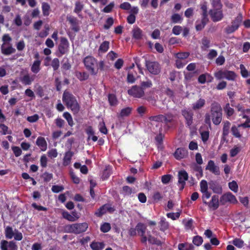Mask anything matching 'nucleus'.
I'll return each instance as SVG.
<instances>
[{
    "instance_id": "nucleus-1",
    "label": "nucleus",
    "mask_w": 250,
    "mask_h": 250,
    "mask_svg": "<svg viewBox=\"0 0 250 250\" xmlns=\"http://www.w3.org/2000/svg\"><path fill=\"white\" fill-rule=\"evenodd\" d=\"M211 119L215 125H219L222 120V109L220 104L217 102H213L210 105V114L205 115V123L209 126L211 125Z\"/></svg>"
},
{
    "instance_id": "nucleus-2",
    "label": "nucleus",
    "mask_w": 250,
    "mask_h": 250,
    "mask_svg": "<svg viewBox=\"0 0 250 250\" xmlns=\"http://www.w3.org/2000/svg\"><path fill=\"white\" fill-rule=\"evenodd\" d=\"M62 101L74 114L78 113L80 106L75 97L69 92L64 91L62 95Z\"/></svg>"
},
{
    "instance_id": "nucleus-3",
    "label": "nucleus",
    "mask_w": 250,
    "mask_h": 250,
    "mask_svg": "<svg viewBox=\"0 0 250 250\" xmlns=\"http://www.w3.org/2000/svg\"><path fill=\"white\" fill-rule=\"evenodd\" d=\"M88 228V224L86 223H75L66 226L65 229L69 233L76 234H80L86 231Z\"/></svg>"
},
{
    "instance_id": "nucleus-4",
    "label": "nucleus",
    "mask_w": 250,
    "mask_h": 250,
    "mask_svg": "<svg viewBox=\"0 0 250 250\" xmlns=\"http://www.w3.org/2000/svg\"><path fill=\"white\" fill-rule=\"evenodd\" d=\"M243 20V16L241 13H239L236 17L231 22V24L228 25L225 28V32L227 34H230L238 29Z\"/></svg>"
},
{
    "instance_id": "nucleus-5",
    "label": "nucleus",
    "mask_w": 250,
    "mask_h": 250,
    "mask_svg": "<svg viewBox=\"0 0 250 250\" xmlns=\"http://www.w3.org/2000/svg\"><path fill=\"white\" fill-rule=\"evenodd\" d=\"M4 234L5 237L7 239H11L13 237L16 241H21L23 238L22 234L18 229H15L14 231L10 226H7L5 229Z\"/></svg>"
},
{
    "instance_id": "nucleus-6",
    "label": "nucleus",
    "mask_w": 250,
    "mask_h": 250,
    "mask_svg": "<svg viewBox=\"0 0 250 250\" xmlns=\"http://www.w3.org/2000/svg\"><path fill=\"white\" fill-rule=\"evenodd\" d=\"M83 63L85 67L91 74L96 75L97 74V70H95L94 66L97 63V60L93 57L88 56L83 59Z\"/></svg>"
},
{
    "instance_id": "nucleus-7",
    "label": "nucleus",
    "mask_w": 250,
    "mask_h": 250,
    "mask_svg": "<svg viewBox=\"0 0 250 250\" xmlns=\"http://www.w3.org/2000/svg\"><path fill=\"white\" fill-rule=\"evenodd\" d=\"M145 64L147 70L153 75H158L161 71L160 65L157 62L146 60Z\"/></svg>"
},
{
    "instance_id": "nucleus-8",
    "label": "nucleus",
    "mask_w": 250,
    "mask_h": 250,
    "mask_svg": "<svg viewBox=\"0 0 250 250\" xmlns=\"http://www.w3.org/2000/svg\"><path fill=\"white\" fill-rule=\"evenodd\" d=\"M128 95L135 98H142L145 96V91L139 85H135L131 86L127 91Z\"/></svg>"
},
{
    "instance_id": "nucleus-9",
    "label": "nucleus",
    "mask_w": 250,
    "mask_h": 250,
    "mask_svg": "<svg viewBox=\"0 0 250 250\" xmlns=\"http://www.w3.org/2000/svg\"><path fill=\"white\" fill-rule=\"evenodd\" d=\"M222 8H214L209 11V14L213 22L221 21L224 18Z\"/></svg>"
},
{
    "instance_id": "nucleus-10",
    "label": "nucleus",
    "mask_w": 250,
    "mask_h": 250,
    "mask_svg": "<svg viewBox=\"0 0 250 250\" xmlns=\"http://www.w3.org/2000/svg\"><path fill=\"white\" fill-rule=\"evenodd\" d=\"M69 49V43L68 40L63 37L60 38V42L58 45V51L61 56L67 54Z\"/></svg>"
},
{
    "instance_id": "nucleus-11",
    "label": "nucleus",
    "mask_w": 250,
    "mask_h": 250,
    "mask_svg": "<svg viewBox=\"0 0 250 250\" xmlns=\"http://www.w3.org/2000/svg\"><path fill=\"white\" fill-rule=\"evenodd\" d=\"M220 202L221 205H225L229 202L231 204H237L238 201L235 196L230 192L224 193L220 198Z\"/></svg>"
},
{
    "instance_id": "nucleus-12",
    "label": "nucleus",
    "mask_w": 250,
    "mask_h": 250,
    "mask_svg": "<svg viewBox=\"0 0 250 250\" xmlns=\"http://www.w3.org/2000/svg\"><path fill=\"white\" fill-rule=\"evenodd\" d=\"M178 185L179 187V190L182 191L185 188L186 181L188 180V175L186 171L183 170L178 172Z\"/></svg>"
},
{
    "instance_id": "nucleus-13",
    "label": "nucleus",
    "mask_w": 250,
    "mask_h": 250,
    "mask_svg": "<svg viewBox=\"0 0 250 250\" xmlns=\"http://www.w3.org/2000/svg\"><path fill=\"white\" fill-rule=\"evenodd\" d=\"M182 115L186 120V124L190 126L193 123V112L189 109H184L181 111Z\"/></svg>"
},
{
    "instance_id": "nucleus-14",
    "label": "nucleus",
    "mask_w": 250,
    "mask_h": 250,
    "mask_svg": "<svg viewBox=\"0 0 250 250\" xmlns=\"http://www.w3.org/2000/svg\"><path fill=\"white\" fill-rule=\"evenodd\" d=\"M0 248L1 250H17V246L13 241L8 242L3 240L0 243Z\"/></svg>"
},
{
    "instance_id": "nucleus-15",
    "label": "nucleus",
    "mask_w": 250,
    "mask_h": 250,
    "mask_svg": "<svg viewBox=\"0 0 250 250\" xmlns=\"http://www.w3.org/2000/svg\"><path fill=\"white\" fill-rule=\"evenodd\" d=\"M139 13V8L137 6H133L130 10L129 15L127 17V22L130 24L135 23L136 21V15Z\"/></svg>"
},
{
    "instance_id": "nucleus-16",
    "label": "nucleus",
    "mask_w": 250,
    "mask_h": 250,
    "mask_svg": "<svg viewBox=\"0 0 250 250\" xmlns=\"http://www.w3.org/2000/svg\"><path fill=\"white\" fill-rule=\"evenodd\" d=\"M206 169L208 170L215 175H219L220 174L219 167L215 165L214 162L213 160H209L208 162Z\"/></svg>"
},
{
    "instance_id": "nucleus-17",
    "label": "nucleus",
    "mask_w": 250,
    "mask_h": 250,
    "mask_svg": "<svg viewBox=\"0 0 250 250\" xmlns=\"http://www.w3.org/2000/svg\"><path fill=\"white\" fill-rule=\"evenodd\" d=\"M188 155V150L185 148H178L174 153V156L177 160H181Z\"/></svg>"
},
{
    "instance_id": "nucleus-18",
    "label": "nucleus",
    "mask_w": 250,
    "mask_h": 250,
    "mask_svg": "<svg viewBox=\"0 0 250 250\" xmlns=\"http://www.w3.org/2000/svg\"><path fill=\"white\" fill-rule=\"evenodd\" d=\"M209 188L214 193L221 194L223 189L222 186L216 181H211L209 183Z\"/></svg>"
},
{
    "instance_id": "nucleus-19",
    "label": "nucleus",
    "mask_w": 250,
    "mask_h": 250,
    "mask_svg": "<svg viewBox=\"0 0 250 250\" xmlns=\"http://www.w3.org/2000/svg\"><path fill=\"white\" fill-rule=\"evenodd\" d=\"M206 205H208L209 208H212L214 210L217 209L219 206L218 196H212L210 201L209 202H207Z\"/></svg>"
},
{
    "instance_id": "nucleus-20",
    "label": "nucleus",
    "mask_w": 250,
    "mask_h": 250,
    "mask_svg": "<svg viewBox=\"0 0 250 250\" xmlns=\"http://www.w3.org/2000/svg\"><path fill=\"white\" fill-rule=\"evenodd\" d=\"M208 21V17H202L201 20H197L195 23V29L196 31L202 30Z\"/></svg>"
},
{
    "instance_id": "nucleus-21",
    "label": "nucleus",
    "mask_w": 250,
    "mask_h": 250,
    "mask_svg": "<svg viewBox=\"0 0 250 250\" xmlns=\"http://www.w3.org/2000/svg\"><path fill=\"white\" fill-rule=\"evenodd\" d=\"M132 111V108L130 107H126L123 108L120 113L117 114V118L119 119H122L124 117H128L130 115Z\"/></svg>"
},
{
    "instance_id": "nucleus-22",
    "label": "nucleus",
    "mask_w": 250,
    "mask_h": 250,
    "mask_svg": "<svg viewBox=\"0 0 250 250\" xmlns=\"http://www.w3.org/2000/svg\"><path fill=\"white\" fill-rule=\"evenodd\" d=\"M36 145L41 148V150L44 151L47 149V144L44 139L42 137H39L36 140Z\"/></svg>"
},
{
    "instance_id": "nucleus-23",
    "label": "nucleus",
    "mask_w": 250,
    "mask_h": 250,
    "mask_svg": "<svg viewBox=\"0 0 250 250\" xmlns=\"http://www.w3.org/2000/svg\"><path fill=\"white\" fill-rule=\"evenodd\" d=\"M67 20L71 24L72 30L75 32H77L80 30L78 20L76 18L69 17L67 19Z\"/></svg>"
},
{
    "instance_id": "nucleus-24",
    "label": "nucleus",
    "mask_w": 250,
    "mask_h": 250,
    "mask_svg": "<svg viewBox=\"0 0 250 250\" xmlns=\"http://www.w3.org/2000/svg\"><path fill=\"white\" fill-rule=\"evenodd\" d=\"M105 245L104 242H97L93 241L90 244V247L92 250H103Z\"/></svg>"
},
{
    "instance_id": "nucleus-25",
    "label": "nucleus",
    "mask_w": 250,
    "mask_h": 250,
    "mask_svg": "<svg viewBox=\"0 0 250 250\" xmlns=\"http://www.w3.org/2000/svg\"><path fill=\"white\" fill-rule=\"evenodd\" d=\"M147 233L148 236V242L149 244L156 245L158 246L162 245V242L160 240L151 235L150 231L147 232Z\"/></svg>"
},
{
    "instance_id": "nucleus-26",
    "label": "nucleus",
    "mask_w": 250,
    "mask_h": 250,
    "mask_svg": "<svg viewBox=\"0 0 250 250\" xmlns=\"http://www.w3.org/2000/svg\"><path fill=\"white\" fill-rule=\"evenodd\" d=\"M143 37V31L138 27H136L132 30V37L136 40H140Z\"/></svg>"
},
{
    "instance_id": "nucleus-27",
    "label": "nucleus",
    "mask_w": 250,
    "mask_h": 250,
    "mask_svg": "<svg viewBox=\"0 0 250 250\" xmlns=\"http://www.w3.org/2000/svg\"><path fill=\"white\" fill-rule=\"evenodd\" d=\"M74 153L70 150H69L65 153L63 159V163L64 165L67 166L70 163L72 157Z\"/></svg>"
},
{
    "instance_id": "nucleus-28",
    "label": "nucleus",
    "mask_w": 250,
    "mask_h": 250,
    "mask_svg": "<svg viewBox=\"0 0 250 250\" xmlns=\"http://www.w3.org/2000/svg\"><path fill=\"white\" fill-rule=\"evenodd\" d=\"M1 53L4 55H10L12 53H14L16 51V49L14 48L11 45L5 48L3 44L2 45L1 47Z\"/></svg>"
},
{
    "instance_id": "nucleus-29",
    "label": "nucleus",
    "mask_w": 250,
    "mask_h": 250,
    "mask_svg": "<svg viewBox=\"0 0 250 250\" xmlns=\"http://www.w3.org/2000/svg\"><path fill=\"white\" fill-rule=\"evenodd\" d=\"M84 5L82 3V2L80 1H76L75 4V8L74 10V12L76 13L78 16L82 18L83 16L80 14L82 10L83 9Z\"/></svg>"
},
{
    "instance_id": "nucleus-30",
    "label": "nucleus",
    "mask_w": 250,
    "mask_h": 250,
    "mask_svg": "<svg viewBox=\"0 0 250 250\" xmlns=\"http://www.w3.org/2000/svg\"><path fill=\"white\" fill-rule=\"evenodd\" d=\"M206 103V101L204 99H199L196 103L192 105V108L193 110H196L203 107Z\"/></svg>"
},
{
    "instance_id": "nucleus-31",
    "label": "nucleus",
    "mask_w": 250,
    "mask_h": 250,
    "mask_svg": "<svg viewBox=\"0 0 250 250\" xmlns=\"http://www.w3.org/2000/svg\"><path fill=\"white\" fill-rule=\"evenodd\" d=\"M34 80V78L33 76L30 77L29 74L24 75L21 79V83L25 85H30Z\"/></svg>"
},
{
    "instance_id": "nucleus-32",
    "label": "nucleus",
    "mask_w": 250,
    "mask_h": 250,
    "mask_svg": "<svg viewBox=\"0 0 250 250\" xmlns=\"http://www.w3.org/2000/svg\"><path fill=\"white\" fill-rule=\"evenodd\" d=\"M179 250H194V247L191 244L188 243H179L178 246Z\"/></svg>"
},
{
    "instance_id": "nucleus-33",
    "label": "nucleus",
    "mask_w": 250,
    "mask_h": 250,
    "mask_svg": "<svg viewBox=\"0 0 250 250\" xmlns=\"http://www.w3.org/2000/svg\"><path fill=\"white\" fill-rule=\"evenodd\" d=\"M230 125V123L228 121H226L224 122L222 132V135L224 137L228 136L229 132Z\"/></svg>"
},
{
    "instance_id": "nucleus-34",
    "label": "nucleus",
    "mask_w": 250,
    "mask_h": 250,
    "mask_svg": "<svg viewBox=\"0 0 250 250\" xmlns=\"http://www.w3.org/2000/svg\"><path fill=\"white\" fill-rule=\"evenodd\" d=\"M41 61L39 60H35L31 67V71L35 74L38 73L41 69Z\"/></svg>"
},
{
    "instance_id": "nucleus-35",
    "label": "nucleus",
    "mask_w": 250,
    "mask_h": 250,
    "mask_svg": "<svg viewBox=\"0 0 250 250\" xmlns=\"http://www.w3.org/2000/svg\"><path fill=\"white\" fill-rule=\"evenodd\" d=\"M163 123L164 122L166 125H168L169 123H171L174 118V115L171 113H167L163 115Z\"/></svg>"
},
{
    "instance_id": "nucleus-36",
    "label": "nucleus",
    "mask_w": 250,
    "mask_h": 250,
    "mask_svg": "<svg viewBox=\"0 0 250 250\" xmlns=\"http://www.w3.org/2000/svg\"><path fill=\"white\" fill-rule=\"evenodd\" d=\"M160 230L164 232L169 228V223L167 222L164 217H162L159 222Z\"/></svg>"
},
{
    "instance_id": "nucleus-37",
    "label": "nucleus",
    "mask_w": 250,
    "mask_h": 250,
    "mask_svg": "<svg viewBox=\"0 0 250 250\" xmlns=\"http://www.w3.org/2000/svg\"><path fill=\"white\" fill-rule=\"evenodd\" d=\"M136 227L139 235H144V234H145L146 227L143 223H138Z\"/></svg>"
},
{
    "instance_id": "nucleus-38",
    "label": "nucleus",
    "mask_w": 250,
    "mask_h": 250,
    "mask_svg": "<svg viewBox=\"0 0 250 250\" xmlns=\"http://www.w3.org/2000/svg\"><path fill=\"white\" fill-rule=\"evenodd\" d=\"M76 76L80 81H84L88 79L89 75L86 72H76Z\"/></svg>"
},
{
    "instance_id": "nucleus-39",
    "label": "nucleus",
    "mask_w": 250,
    "mask_h": 250,
    "mask_svg": "<svg viewBox=\"0 0 250 250\" xmlns=\"http://www.w3.org/2000/svg\"><path fill=\"white\" fill-rule=\"evenodd\" d=\"M137 75V72H135L134 74L131 72L129 71L127 73V78H126V82L128 83H133L135 82L136 79L135 78V75Z\"/></svg>"
},
{
    "instance_id": "nucleus-40",
    "label": "nucleus",
    "mask_w": 250,
    "mask_h": 250,
    "mask_svg": "<svg viewBox=\"0 0 250 250\" xmlns=\"http://www.w3.org/2000/svg\"><path fill=\"white\" fill-rule=\"evenodd\" d=\"M236 75L234 71L226 70L225 78L229 81H235Z\"/></svg>"
},
{
    "instance_id": "nucleus-41",
    "label": "nucleus",
    "mask_w": 250,
    "mask_h": 250,
    "mask_svg": "<svg viewBox=\"0 0 250 250\" xmlns=\"http://www.w3.org/2000/svg\"><path fill=\"white\" fill-rule=\"evenodd\" d=\"M183 21L182 16L177 13L173 14L171 17V21L173 23H180Z\"/></svg>"
},
{
    "instance_id": "nucleus-42",
    "label": "nucleus",
    "mask_w": 250,
    "mask_h": 250,
    "mask_svg": "<svg viewBox=\"0 0 250 250\" xmlns=\"http://www.w3.org/2000/svg\"><path fill=\"white\" fill-rule=\"evenodd\" d=\"M109 48V42L108 41H104L100 45L99 48V51L102 53H105Z\"/></svg>"
},
{
    "instance_id": "nucleus-43",
    "label": "nucleus",
    "mask_w": 250,
    "mask_h": 250,
    "mask_svg": "<svg viewBox=\"0 0 250 250\" xmlns=\"http://www.w3.org/2000/svg\"><path fill=\"white\" fill-rule=\"evenodd\" d=\"M107 204H104L101 207L94 213L97 217H101L106 212V207Z\"/></svg>"
},
{
    "instance_id": "nucleus-44",
    "label": "nucleus",
    "mask_w": 250,
    "mask_h": 250,
    "mask_svg": "<svg viewBox=\"0 0 250 250\" xmlns=\"http://www.w3.org/2000/svg\"><path fill=\"white\" fill-rule=\"evenodd\" d=\"M224 110L226 113L228 118L231 116L234 112L233 108L230 107L229 103H228L225 105L224 107Z\"/></svg>"
},
{
    "instance_id": "nucleus-45",
    "label": "nucleus",
    "mask_w": 250,
    "mask_h": 250,
    "mask_svg": "<svg viewBox=\"0 0 250 250\" xmlns=\"http://www.w3.org/2000/svg\"><path fill=\"white\" fill-rule=\"evenodd\" d=\"M108 100L111 106H115L118 104L116 96L113 94H109L108 96Z\"/></svg>"
},
{
    "instance_id": "nucleus-46",
    "label": "nucleus",
    "mask_w": 250,
    "mask_h": 250,
    "mask_svg": "<svg viewBox=\"0 0 250 250\" xmlns=\"http://www.w3.org/2000/svg\"><path fill=\"white\" fill-rule=\"evenodd\" d=\"M42 11L43 15L45 16H47L49 14V10L50 6L49 4L47 2H43L42 5Z\"/></svg>"
},
{
    "instance_id": "nucleus-47",
    "label": "nucleus",
    "mask_w": 250,
    "mask_h": 250,
    "mask_svg": "<svg viewBox=\"0 0 250 250\" xmlns=\"http://www.w3.org/2000/svg\"><path fill=\"white\" fill-rule=\"evenodd\" d=\"M210 41L207 37H204L202 39V46L201 48L202 50H206L210 47Z\"/></svg>"
},
{
    "instance_id": "nucleus-48",
    "label": "nucleus",
    "mask_w": 250,
    "mask_h": 250,
    "mask_svg": "<svg viewBox=\"0 0 250 250\" xmlns=\"http://www.w3.org/2000/svg\"><path fill=\"white\" fill-rule=\"evenodd\" d=\"M132 193V188L127 186H124L122 188V191L121 194L124 196H129Z\"/></svg>"
},
{
    "instance_id": "nucleus-49",
    "label": "nucleus",
    "mask_w": 250,
    "mask_h": 250,
    "mask_svg": "<svg viewBox=\"0 0 250 250\" xmlns=\"http://www.w3.org/2000/svg\"><path fill=\"white\" fill-rule=\"evenodd\" d=\"M163 115L159 114L156 116H152L148 117V120L151 122L163 123Z\"/></svg>"
},
{
    "instance_id": "nucleus-50",
    "label": "nucleus",
    "mask_w": 250,
    "mask_h": 250,
    "mask_svg": "<svg viewBox=\"0 0 250 250\" xmlns=\"http://www.w3.org/2000/svg\"><path fill=\"white\" fill-rule=\"evenodd\" d=\"M226 70H220L214 73V76L216 79L220 80L225 77Z\"/></svg>"
},
{
    "instance_id": "nucleus-51",
    "label": "nucleus",
    "mask_w": 250,
    "mask_h": 250,
    "mask_svg": "<svg viewBox=\"0 0 250 250\" xmlns=\"http://www.w3.org/2000/svg\"><path fill=\"white\" fill-rule=\"evenodd\" d=\"M201 139L205 143L208 140L209 137V131L208 130L203 131L200 132Z\"/></svg>"
},
{
    "instance_id": "nucleus-52",
    "label": "nucleus",
    "mask_w": 250,
    "mask_h": 250,
    "mask_svg": "<svg viewBox=\"0 0 250 250\" xmlns=\"http://www.w3.org/2000/svg\"><path fill=\"white\" fill-rule=\"evenodd\" d=\"M62 214V217L66 220L70 222H75V219H74V218L73 216H71V214H70L68 211H63Z\"/></svg>"
},
{
    "instance_id": "nucleus-53",
    "label": "nucleus",
    "mask_w": 250,
    "mask_h": 250,
    "mask_svg": "<svg viewBox=\"0 0 250 250\" xmlns=\"http://www.w3.org/2000/svg\"><path fill=\"white\" fill-rule=\"evenodd\" d=\"M192 242L195 245L199 246L203 243V239L201 236L196 235L193 237Z\"/></svg>"
},
{
    "instance_id": "nucleus-54",
    "label": "nucleus",
    "mask_w": 250,
    "mask_h": 250,
    "mask_svg": "<svg viewBox=\"0 0 250 250\" xmlns=\"http://www.w3.org/2000/svg\"><path fill=\"white\" fill-rule=\"evenodd\" d=\"M229 189L234 192H237L238 190V186L236 181H232L229 183Z\"/></svg>"
},
{
    "instance_id": "nucleus-55",
    "label": "nucleus",
    "mask_w": 250,
    "mask_h": 250,
    "mask_svg": "<svg viewBox=\"0 0 250 250\" xmlns=\"http://www.w3.org/2000/svg\"><path fill=\"white\" fill-rule=\"evenodd\" d=\"M231 131L232 135L236 138H240L241 135L239 132L238 127L235 125H233L231 128Z\"/></svg>"
},
{
    "instance_id": "nucleus-56",
    "label": "nucleus",
    "mask_w": 250,
    "mask_h": 250,
    "mask_svg": "<svg viewBox=\"0 0 250 250\" xmlns=\"http://www.w3.org/2000/svg\"><path fill=\"white\" fill-rule=\"evenodd\" d=\"M200 191L201 192H206V191H208V186L207 182L203 180L200 182Z\"/></svg>"
},
{
    "instance_id": "nucleus-57",
    "label": "nucleus",
    "mask_w": 250,
    "mask_h": 250,
    "mask_svg": "<svg viewBox=\"0 0 250 250\" xmlns=\"http://www.w3.org/2000/svg\"><path fill=\"white\" fill-rule=\"evenodd\" d=\"M244 241L239 238H235L232 241V244L238 248H242L244 246Z\"/></svg>"
},
{
    "instance_id": "nucleus-58",
    "label": "nucleus",
    "mask_w": 250,
    "mask_h": 250,
    "mask_svg": "<svg viewBox=\"0 0 250 250\" xmlns=\"http://www.w3.org/2000/svg\"><path fill=\"white\" fill-rule=\"evenodd\" d=\"M140 87H142L143 89H145L146 88H149L152 86V83L151 80H147L146 82H142L141 83Z\"/></svg>"
},
{
    "instance_id": "nucleus-59",
    "label": "nucleus",
    "mask_w": 250,
    "mask_h": 250,
    "mask_svg": "<svg viewBox=\"0 0 250 250\" xmlns=\"http://www.w3.org/2000/svg\"><path fill=\"white\" fill-rule=\"evenodd\" d=\"M111 229V226L109 223H104L101 226V231L103 232H107Z\"/></svg>"
},
{
    "instance_id": "nucleus-60",
    "label": "nucleus",
    "mask_w": 250,
    "mask_h": 250,
    "mask_svg": "<svg viewBox=\"0 0 250 250\" xmlns=\"http://www.w3.org/2000/svg\"><path fill=\"white\" fill-rule=\"evenodd\" d=\"M53 69L54 71H56L58 69L60 66V61L59 60L56 58H54L51 62V64Z\"/></svg>"
},
{
    "instance_id": "nucleus-61",
    "label": "nucleus",
    "mask_w": 250,
    "mask_h": 250,
    "mask_svg": "<svg viewBox=\"0 0 250 250\" xmlns=\"http://www.w3.org/2000/svg\"><path fill=\"white\" fill-rule=\"evenodd\" d=\"M114 21L112 17H109L105 21V24L104 25V27L105 29H108L113 24Z\"/></svg>"
},
{
    "instance_id": "nucleus-62",
    "label": "nucleus",
    "mask_w": 250,
    "mask_h": 250,
    "mask_svg": "<svg viewBox=\"0 0 250 250\" xmlns=\"http://www.w3.org/2000/svg\"><path fill=\"white\" fill-rule=\"evenodd\" d=\"M64 189V187L62 185H54L52 187L51 190L54 193H59Z\"/></svg>"
},
{
    "instance_id": "nucleus-63",
    "label": "nucleus",
    "mask_w": 250,
    "mask_h": 250,
    "mask_svg": "<svg viewBox=\"0 0 250 250\" xmlns=\"http://www.w3.org/2000/svg\"><path fill=\"white\" fill-rule=\"evenodd\" d=\"M240 69L241 71V74L243 78H247L249 76V72L245 68V66L241 64L240 65Z\"/></svg>"
},
{
    "instance_id": "nucleus-64",
    "label": "nucleus",
    "mask_w": 250,
    "mask_h": 250,
    "mask_svg": "<svg viewBox=\"0 0 250 250\" xmlns=\"http://www.w3.org/2000/svg\"><path fill=\"white\" fill-rule=\"evenodd\" d=\"M42 176L45 182H48L53 178V174L47 172H45Z\"/></svg>"
}]
</instances>
